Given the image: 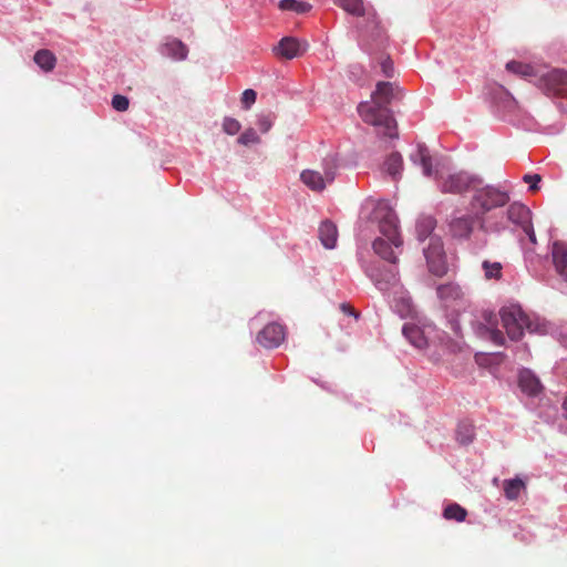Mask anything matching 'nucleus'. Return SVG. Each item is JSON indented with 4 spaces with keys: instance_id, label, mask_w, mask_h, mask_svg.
Returning <instances> with one entry per match:
<instances>
[{
    "instance_id": "nucleus-1",
    "label": "nucleus",
    "mask_w": 567,
    "mask_h": 567,
    "mask_svg": "<svg viewBox=\"0 0 567 567\" xmlns=\"http://www.w3.org/2000/svg\"><path fill=\"white\" fill-rule=\"evenodd\" d=\"M399 86L391 82H378L371 94V102H361L358 112L364 123L382 127L383 135L393 138L398 136L396 122L389 104L399 92Z\"/></svg>"
},
{
    "instance_id": "nucleus-2",
    "label": "nucleus",
    "mask_w": 567,
    "mask_h": 567,
    "mask_svg": "<svg viewBox=\"0 0 567 567\" xmlns=\"http://www.w3.org/2000/svg\"><path fill=\"white\" fill-rule=\"evenodd\" d=\"M371 218L379 224V230L382 235L373 241L374 252L382 259L395 265L398 257L392 247L400 248L402 246L395 213L385 202H379L372 212Z\"/></svg>"
},
{
    "instance_id": "nucleus-3",
    "label": "nucleus",
    "mask_w": 567,
    "mask_h": 567,
    "mask_svg": "<svg viewBox=\"0 0 567 567\" xmlns=\"http://www.w3.org/2000/svg\"><path fill=\"white\" fill-rule=\"evenodd\" d=\"M508 200L509 196L506 192H502L492 186H477L472 197L471 206L477 215V218H480V227L484 230L492 231H499L501 229H504L505 225L503 223L488 225L484 215L494 208L506 205Z\"/></svg>"
},
{
    "instance_id": "nucleus-4",
    "label": "nucleus",
    "mask_w": 567,
    "mask_h": 567,
    "mask_svg": "<svg viewBox=\"0 0 567 567\" xmlns=\"http://www.w3.org/2000/svg\"><path fill=\"white\" fill-rule=\"evenodd\" d=\"M499 316L507 336L514 341L523 337L525 329H530L529 319L518 305L502 308Z\"/></svg>"
},
{
    "instance_id": "nucleus-5",
    "label": "nucleus",
    "mask_w": 567,
    "mask_h": 567,
    "mask_svg": "<svg viewBox=\"0 0 567 567\" xmlns=\"http://www.w3.org/2000/svg\"><path fill=\"white\" fill-rule=\"evenodd\" d=\"M336 172L337 163L333 158H329L323 163V172L305 169L300 174V179L312 192H322L328 184L334 181Z\"/></svg>"
},
{
    "instance_id": "nucleus-6",
    "label": "nucleus",
    "mask_w": 567,
    "mask_h": 567,
    "mask_svg": "<svg viewBox=\"0 0 567 567\" xmlns=\"http://www.w3.org/2000/svg\"><path fill=\"white\" fill-rule=\"evenodd\" d=\"M482 181L466 172L450 174L442 178L439 187L442 193L462 194L468 190H475L481 186Z\"/></svg>"
},
{
    "instance_id": "nucleus-7",
    "label": "nucleus",
    "mask_w": 567,
    "mask_h": 567,
    "mask_svg": "<svg viewBox=\"0 0 567 567\" xmlns=\"http://www.w3.org/2000/svg\"><path fill=\"white\" fill-rule=\"evenodd\" d=\"M538 85L548 96L567 97V71L551 70L539 78Z\"/></svg>"
},
{
    "instance_id": "nucleus-8",
    "label": "nucleus",
    "mask_w": 567,
    "mask_h": 567,
    "mask_svg": "<svg viewBox=\"0 0 567 567\" xmlns=\"http://www.w3.org/2000/svg\"><path fill=\"white\" fill-rule=\"evenodd\" d=\"M429 270L435 276H443L447 270L443 243L437 237H431L429 246L424 249Z\"/></svg>"
},
{
    "instance_id": "nucleus-9",
    "label": "nucleus",
    "mask_w": 567,
    "mask_h": 567,
    "mask_svg": "<svg viewBox=\"0 0 567 567\" xmlns=\"http://www.w3.org/2000/svg\"><path fill=\"white\" fill-rule=\"evenodd\" d=\"M507 220L519 226L533 244H536V235L532 225L530 210L523 204L513 203L507 209Z\"/></svg>"
},
{
    "instance_id": "nucleus-10",
    "label": "nucleus",
    "mask_w": 567,
    "mask_h": 567,
    "mask_svg": "<svg viewBox=\"0 0 567 567\" xmlns=\"http://www.w3.org/2000/svg\"><path fill=\"white\" fill-rule=\"evenodd\" d=\"M476 221H480L476 214L455 213L449 221V233L455 239H468Z\"/></svg>"
},
{
    "instance_id": "nucleus-11",
    "label": "nucleus",
    "mask_w": 567,
    "mask_h": 567,
    "mask_svg": "<svg viewBox=\"0 0 567 567\" xmlns=\"http://www.w3.org/2000/svg\"><path fill=\"white\" fill-rule=\"evenodd\" d=\"M483 321L477 323V332L482 337H487L492 342L497 346L505 343V337L503 332L497 329L498 318L492 311H484L482 313Z\"/></svg>"
},
{
    "instance_id": "nucleus-12",
    "label": "nucleus",
    "mask_w": 567,
    "mask_h": 567,
    "mask_svg": "<svg viewBox=\"0 0 567 567\" xmlns=\"http://www.w3.org/2000/svg\"><path fill=\"white\" fill-rule=\"evenodd\" d=\"M307 42H300L293 37H285L274 48V53L279 58L292 60L301 56L307 51Z\"/></svg>"
},
{
    "instance_id": "nucleus-13",
    "label": "nucleus",
    "mask_w": 567,
    "mask_h": 567,
    "mask_svg": "<svg viewBox=\"0 0 567 567\" xmlns=\"http://www.w3.org/2000/svg\"><path fill=\"white\" fill-rule=\"evenodd\" d=\"M285 340V329L279 323L267 324L257 336V341L265 348H276Z\"/></svg>"
},
{
    "instance_id": "nucleus-14",
    "label": "nucleus",
    "mask_w": 567,
    "mask_h": 567,
    "mask_svg": "<svg viewBox=\"0 0 567 567\" xmlns=\"http://www.w3.org/2000/svg\"><path fill=\"white\" fill-rule=\"evenodd\" d=\"M436 293L439 299L444 303L445 307L453 305L456 301H460L464 297V292L461 287L454 282H447L440 285L436 288Z\"/></svg>"
},
{
    "instance_id": "nucleus-15",
    "label": "nucleus",
    "mask_w": 567,
    "mask_h": 567,
    "mask_svg": "<svg viewBox=\"0 0 567 567\" xmlns=\"http://www.w3.org/2000/svg\"><path fill=\"white\" fill-rule=\"evenodd\" d=\"M551 257L556 271L567 280V244L554 241Z\"/></svg>"
},
{
    "instance_id": "nucleus-16",
    "label": "nucleus",
    "mask_w": 567,
    "mask_h": 567,
    "mask_svg": "<svg viewBox=\"0 0 567 567\" xmlns=\"http://www.w3.org/2000/svg\"><path fill=\"white\" fill-rule=\"evenodd\" d=\"M369 276L380 290H386L398 282V271L394 268L377 269L371 271Z\"/></svg>"
},
{
    "instance_id": "nucleus-17",
    "label": "nucleus",
    "mask_w": 567,
    "mask_h": 567,
    "mask_svg": "<svg viewBox=\"0 0 567 567\" xmlns=\"http://www.w3.org/2000/svg\"><path fill=\"white\" fill-rule=\"evenodd\" d=\"M518 384L520 390L530 396L537 395L542 390L539 380L529 370H523L519 372Z\"/></svg>"
},
{
    "instance_id": "nucleus-18",
    "label": "nucleus",
    "mask_w": 567,
    "mask_h": 567,
    "mask_svg": "<svg viewBox=\"0 0 567 567\" xmlns=\"http://www.w3.org/2000/svg\"><path fill=\"white\" fill-rule=\"evenodd\" d=\"M318 234H319V239H320L321 244L327 249H332L336 247L337 239H338V229H337V226L332 221H330V220L322 221L319 226Z\"/></svg>"
},
{
    "instance_id": "nucleus-19",
    "label": "nucleus",
    "mask_w": 567,
    "mask_h": 567,
    "mask_svg": "<svg viewBox=\"0 0 567 567\" xmlns=\"http://www.w3.org/2000/svg\"><path fill=\"white\" fill-rule=\"evenodd\" d=\"M402 333L413 347L417 349H424L427 347V338L424 336V331L420 327L405 323L402 328Z\"/></svg>"
},
{
    "instance_id": "nucleus-20",
    "label": "nucleus",
    "mask_w": 567,
    "mask_h": 567,
    "mask_svg": "<svg viewBox=\"0 0 567 567\" xmlns=\"http://www.w3.org/2000/svg\"><path fill=\"white\" fill-rule=\"evenodd\" d=\"M162 54L182 61L186 59L188 49L181 40L173 39L162 47Z\"/></svg>"
},
{
    "instance_id": "nucleus-21",
    "label": "nucleus",
    "mask_w": 567,
    "mask_h": 567,
    "mask_svg": "<svg viewBox=\"0 0 567 567\" xmlns=\"http://www.w3.org/2000/svg\"><path fill=\"white\" fill-rule=\"evenodd\" d=\"M403 169V159L400 153H391L383 163V171L386 172L394 181L401 177Z\"/></svg>"
},
{
    "instance_id": "nucleus-22",
    "label": "nucleus",
    "mask_w": 567,
    "mask_h": 567,
    "mask_svg": "<svg viewBox=\"0 0 567 567\" xmlns=\"http://www.w3.org/2000/svg\"><path fill=\"white\" fill-rule=\"evenodd\" d=\"M526 484L520 478L505 480L503 482L504 495L508 501L518 499L520 493L525 491Z\"/></svg>"
},
{
    "instance_id": "nucleus-23",
    "label": "nucleus",
    "mask_w": 567,
    "mask_h": 567,
    "mask_svg": "<svg viewBox=\"0 0 567 567\" xmlns=\"http://www.w3.org/2000/svg\"><path fill=\"white\" fill-rule=\"evenodd\" d=\"M33 60L37 63V65L44 72H51L56 64L55 55L47 49L37 51L33 56Z\"/></svg>"
},
{
    "instance_id": "nucleus-24",
    "label": "nucleus",
    "mask_w": 567,
    "mask_h": 567,
    "mask_svg": "<svg viewBox=\"0 0 567 567\" xmlns=\"http://www.w3.org/2000/svg\"><path fill=\"white\" fill-rule=\"evenodd\" d=\"M411 158L414 163L420 162L425 176H432V157L425 145L420 144L416 153Z\"/></svg>"
},
{
    "instance_id": "nucleus-25",
    "label": "nucleus",
    "mask_w": 567,
    "mask_h": 567,
    "mask_svg": "<svg viewBox=\"0 0 567 567\" xmlns=\"http://www.w3.org/2000/svg\"><path fill=\"white\" fill-rule=\"evenodd\" d=\"M334 4L355 17H363L365 14L362 0H334Z\"/></svg>"
},
{
    "instance_id": "nucleus-26",
    "label": "nucleus",
    "mask_w": 567,
    "mask_h": 567,
    "mask_svg": "<svg viewBox=\"0 0 567 567\" xmlns=\"http://www.w3.org/2000/svg\"><path fill=\"white\" fill-rule=\"evenodd\" d=\"M311 4L298 0H281L279 2V9L282 11H292L296 13H306L311 10Z\"/></svg>"
},
{
    "instance_id": "nucleus-27",
    "label": "nucleus",
    "mask_w": 567,
    "mask_h": 567,
    "mask_svg": "<svg viewBox=\"0 0 567 567\" xmlns=\"http://www.w3.org/2000/svg\"><path fill=\"white\" fill-rule=\"evenodd\" d=\"M443 516L449 520L464 522L467 516V511L461 505L453 503L444 508Z\"/></svg>"
},
{
    "instance_id": "nucleus-28",
    "label": "nucleus",
    "mask_w": 567,
    "mask_h": 567,
    "mask_svg": "<svg viewBox=\"0 0 567 567\" xmlns=\"http://www.w3.org/2000/svg\"><path fill=\"white\" fill-rule=\"evenodd\" d=\"M474 426L468 423V422H461L458 425H457V430H456V440L463 444V445H467L470 443H472L473 439H474Z\"/></svg>"
},
{
    "instance_id": "nucleus-29",
    "label": "nucleus",
    "mask_w": 567,
    "mask_h": 567,
    "mask_svg": "<svg viewBox=\"0 0 567 567\" xmlns=\"http://www.w3.org/2000/svg\"><path fill=\"white\" fill-rule=\"evenodd\" d=\"M482 268L484 271V277L487 280L495 279L499 280L502 278L503 266L498 261H489L484 260L482 264Z\"/></svg>"
},
{
    "instance_id": "nucleus-30",
    "label": "nucleus",
    "mask_w": 567,
    "mask_h": 567,
    "mask_svg": "<svg viewBox=\"0 0 567 567\" xmlns=\"http://www.w3.org/2000/svg\"><path fill=\"white\" fill-rule=\"evenodd\" d=\"M506 69L513 73L519 74L525 78L534 75L533 66L516 61L508 62L506 64Z\"/></svg>"
},
{
    "instance_id": "nucleus-31",
    "label": "nucleus",
    "mask_w": 567,
    "mask_h": 567,
    "mask_svg": "<svg viewBox=\"0 0 567 567\" xmlns=\"http://www.w3.org/2000/svg\"><path fill=\"white\" fill-rule=\"evenodd\" d=\"M238 143L244 146L260 143V137L254 128H247L239 137Z\"/></svg>"
},
{
    "instance_id": "nucleus-32",
    "label": "nucleus",
    "mask_w": 567,
    "mask_h": 567,
    "mask_svg": "<svg viewBox=\"0 0 567 567\" xmlns=\"http://www.w3.org/2000/svg\"><path fill=\"white\" fill-rule=\"evenodd\" d=\"M241 128L239 121L234 117H225L223 121V130L228 135L237 134Z\"/></svg>"
},
{
    "instance_id": "nucleus-33",
    "label": "nucleus",
    "mask_w": 567,
    "mask_h": 567,
    "mask_svg": "<svg viewBox=\"0 0 567 567\" xmlns=\"http://www.w3.org/2000/svg\"><path fill=\"white\" fill-rule=\"evenodd\" d=\"M434 228L432 218H424L417 224V233L421 240L425 239Z\"/></svg>"
},
{
    "instance_id": "nucleus-34",
    "label": "nucleus",
    "mask_w": 567,
    "mask_h": 567,
    "mask_svg": "<svg viewBox=\"0 0 567 567\" xmlns=\"http://www.w3.org/2000/svg\"><path fill=\"white\" fill-rule=\"evenodd\" d=\"M257 93L252 89H247L241 94V105L245 110H249L251 105L256 102Z\"/></svg>"
},
{
    "instance_id": "nucleus-35",
    "label": "nucleus",
    "mask_w": 567,
    "mask_h": 567,
    "mask_svg": "<svg viewBox=\"0 0 567 567\" xmlns=\"http://www.w3.org/2000/svg\"><path fill=\"white\" fill-rule=\"evenodd\" d=\"M112 106L118 112H124L130 106V101L126 96L116 94L112 99Z\"/></svg>"
},
{
    "instance_id": "nucleus-36",
    "label": "nucleus",
    "mask_w": 567,
    "mask_h": 567,
    "mask_svg": "<svg viewBox=\"0 0 567 567\" xmlns=\"http://www.w3.org/2000/svg\"><path fill=\"white\" fill-rule=\"evenodd\" d=\"M380 66L384 76L392 78L394 75L393 62L389 56L381 60Z\"/></svg>"
},
{
    "instance_id": "nucleus-37",
    "label": "nucleus",
    "mask_w": 567,
    "mask_h": 567,
    "mask_svg": "<svg viewBox=\"0 0 567 567\" xmlns=\"http://www.w3.org/2000/svg\"><path fill=\"white\" fill-rule=\"evenodd\" d=\"M396 309L400 312L401 317H406L412 312V305L410 299H402L396 303Z\"/></svg>"
},
{
    "instance_id": "nucleus-38",
    "label": "nucleus",
    "mask_w": 567,
    "mask_h": 567,
    "mask_svg": "<svg viewBox=\"0 0 567 567\" xmlns=\"http://www.w3.org/2000/svg\"><path fill=\"white\" fill-rule=\"evenodd\" d=\"M258 127L262 133H267L272 126V120L269 115H261L258 118Z\"/></svg>"
},
{
    "instance_id": "nucleus-39",
    "label": "nucleus",
    "mask_w": 567,
    "mask_h": 567,
    "mask_svg": "<svg viewBox=\"0 0 567 567\" xmlns=\"http://www.w3.org/2000/svg\"><path fill=\"white\" fill-rule=\"evenodd\" d=\"M523 179L525 183H529L530 184L529 189L535 192L538 189L537 184L540 182L542 178H540V175H538V174H534V175L527 174L523 177Z\"/></svg>"
},
{
    "instance_id": "nucleus-40",
    "label": "nucleus",
    "mask_w": 567,
    "mask_h": 567,
    "mask_svg": "<svg viewBox=\"0 0 567 567\" xmlns=\"http://www.w3.org/2000/svg\"><path fill=\"white\" fill-rule=\"evenodd\" d=\"M340 309L346 313V315H353L357 317V313L354 311V309L348 305V303H341L340 305Z\"/></svg>"
},
{
    "instance_id": "nucleus-41",
    "label": "nucleus",
    "mask_w": 567,
    "mask_h": 567,
    "mask_svg": "<svg viewBox=\"0 0 567 567\" xmlns=\"http://www.w3.org/2000/svg\"><path fill=\"white\" fill-rule=\"evenodd\" d=\"M506 97L507 99H506V105L505 106L508 107V109H513L515 106L514 99L508 93H506Z\"/></svg>"
},
{
    "instance_id": "nucleus-42",
    "label": "nucleus",
    "mask_w": 567,
    "mask_h": 567,
    "mask_svg": "<svg viewBox=\"0 0 567 567\" xmlns=\"http://www.w3.org/2000/svg\"><path fill=\"white\" fill-rule=\"evenodd\" d=\"M563 343L567 347V334L563 336Z\"/></svg>"
}]
</instances>
